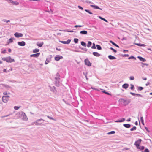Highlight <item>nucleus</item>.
I'll return each instance as SVG.
<instances>
[{"label": "nucleus", "mask_w": 152, "mask_h": 152, "mask_svg": "<svg viewBox=\"0 0 152 152\" xmlns=\"http://www.w3.org/2000/svg\"><path fill=\"white\" fill-rule=\"evenodd\" d=\"M140 121H141L142 123V124L143 125H144V120H143V118L142 117H140Z\"/></svg>", "instance_id": "e433bc0d"}, {"label": "nucleus", "mask_w": 152, "mask_h": 152, "mask_svg": "<svg viewBox=\"0 0 152 152\" xmlns=\"http://www.w3.org/2000/svg\"><path fill=\"white\" fill-rule=\"evenodd\" d=\"M125 118H122L121 120H118L115 121V122H121L125 121Z\"/></svg>", "instance_id": "6ab92c4d"}, {"label": "nucleus", "mask_w": 152, "mask_h": 152, "mask_svg": "<svg viewBox=\"0 0 152 152\" xmlns=\"http://www.w3.org/2000/svg\"><path fill=\"white\" fill-rule=\"evenodd\" d=\"M110 49L112 50H113L114 52L116 53L117 52V50L114 49H113V48L111 47L110 48Z\"/></svg>", "instance_id": "c03bdc74"}, {"label": "nucleus", "mask_w": 152, "mask_h": 152, "mask_svg": "<svg viewBox=\"0 0 152 152\" xmlns=\"http://www.w3.org/2000/svg\"><path fill=\"white\" fill-rule=\"evenodd\" d=\"M143 89V87L141 86L137 88V90L138 91H141Z\"/></svg>", "instance_id": "58836bf2"}, {"label": "nucleus", "mask_w": 152, "mask_h": 152, "mask_svg": "<svg viewBox=\"0 0 152 152\" xmlns=\"http://www.w3.org/2000/svg\"><path fill=\"white\" fill-rule=\"evenodd\" d=\"M141 66L142 68L144 67V66H145V65H146L147 66L148 65V64L143 63L142 62H141Z\"/></svg>", "instance_id": "b1692460"}, {"label": "nucleus", "mask_w": 152, "mask_h": 152, "mask_svg": "<svg viewBox=\"0 0 152 152\" xmlns=\"http://www.w3.org/2000/svg\"><path fill=\"white\" fill-rule=\"evenodd\" d=\"M130 94H131L132 95H133V96H135L136 95V94H135V93H132V92H130Z\"/></svg>", "instance_id": "5fc2aeb1"}, {"label": "nucleus", "mask_w": 152, "mask_h": 152, "mask_svg": "<svg viewBox=\"0 0 152 152\" xmlns=\"http://www.w3.org/2000/svg\"><path fill=\"white\" fill-rule=\"evenodd\" d=\"M108 58L110 60H114L116 59V57L111 55H109Z\"/></svg>", "instance_id": "f3484780"}, {"label": "nucleus", "mask_w": 152, "mask_h": 152, "mask_svg": "<svg viewBox=\"0 0 152 152\" xmlns=\"http://www.w3.org/2000/svg\"><path fill=\"white\" fill-rule=\"evenodd\" d=\"M82 27V26H81V25H75V27Z\"/></svg>", "instance_id": "bf43d9fd"}, {"label": "nucleus", "mask_w": 152, "mask_h": 152, "mask_svg": "<svg viewBox=\"0 0 152 152\" xmlns=\"http://www.w3.org/2000/svg\"><path fill=\"white\" fill-rule=\"evenodd\" d=\"M115 133V131H111L110 132H108L107 133V134L108 135H110L111 134H113Z\"/></svg>", "instance_id": "c85d7f7f"}, {"label": "nucleus", "mask_w": 152, "mask_h": 152, "mask_svg": "<svg viewBox=\"0 0 152 152\" xmlns=\"http://www.w3.org/2000/svg\"><path fill=\"white\" fill-rule=\"evenodd\" d=\"M6 50L4 49V50H3V51L1 52V53H2L4 54V53H5L6 52Z\"/></svg>", "instance_id": "e2e57ef3"}, {"label": "nucleus", "mask_w": 152, "mask_h": 152, "mask_svg": "<svg viewBox=\"0 0 152 152\" xmlns=\"http://www.w3.org/2000/svg\"><path fill=\"white\" fill-rule=\"evenodd\" d=\"M55 84L56 86H59L60 83L59 80H60V76L58 72H57L56 74V76L55 77Z\"/></svg>", "instance_id": "f257e3e1"}, {"label": "nucleus", "mask_w": 152, "mask_h": 152, "mask_svg": "<svg viewBox=\"0 0 152 152\" xmlns=\"http://www.w3.org/2000/svg\"><path fill=\"white\" fill-rule=\"evenodd\" d=\"M39 50L38 49H35L33 50V52L34 53H37L39 52Z\"/></svg>", "instance_id": "7c9ffc66"}, {"label": "nucleus", "mask_w": 152, "mask_h": 152, "mask_svg": "<svg viewBox=\"0 0 152 152\" xmlns=\"http://www.w3.org/2000/svg\"><path fill=\"white\" fill-rule=\"evenodd\" d=\"M81 44L83 46L86 47V43L83 41H82L81 42Z\"/></svg>", "instance_id": "393cba45"}, {"label": "nucleus", "mask_w": 152, "mask_h": 152, "mask_svg": "<svg viewBox=\"0 0 152 152\" xmlns=\"http://www.w3.org/2000/svg\"><path fill=\"white\" fill-rule=\"evenodd\" d=\"M134 44L138 46H140V43H134Z\"/></svg>", "instance_id": "69168bd1"}, {"label": "nucleus", "mask_w": 152, "mask_h": 152, "mask_svg": "<svg viewBox=\"0 0 152 152\" xmlns=\"http://www.w3.org/2000/svg\"><path fill=\"white\" fill-rule=\"evenodd\" d=\"M14 35L16 37L19 38L20 37H22L23 36V34L21 33L16 32L15 33Z\"/></svg>", "instance_id": "9b49d317"}, {"label": "nucleus", "mask_w": 152, "mask_h": 152, "mask_svg": "<svg viewBox=\"0 0 152 152\" xmlns=\"http://www.w3.org/2000/svg\"><path fill=\"white\" fill-rule=\"evenodd\" d=\"M128 52V50H123V52L125 53V52Z\"/></svg>", "instance_id": "774afa93"}, {"label": "nucleus", "mask_w": 152, "mask_h": 152, "mask_svg": "<svg viewBox=\"0 0 152 152\" xmlns=\"http://www.w3.org/2000/svg\"><path fill=\"white\" fill-rule=\"evenodd\" d=\"M40 53H35V54H31L30 55V56L31 57H36V58H37L40 55Z\"/></svg>", "instance_id": "f8f14e48"}, {"label": "nucleus", "mask_w": 152, "mask_h": 152, "mask_svg": "<svg viewBox=\"0 0 152 152\" xmlns=\"http://www.w3.org/2000/svg\"><path fill=\"white\" fill-rule=\"evenodd\" d=\"M56 49L57 50H58V51H61V49H60V48H57L56 47Z\"/></svg>", "instance_id": "338daca9"}, {"label": "nucleus", "mask_w": 152, "mask_h": 152, "mask_svg": "<svg viewBox=\"0 0 152 152\" xmlns=\"http://www.w3.org/2000/svg\"><path fill=\"white\" fill-rule=\"evenodd\" d=\"M44 121V120L42 118L38 119L35 121L34 123L36 126H45V125L42 124Z\"/></svg>", "instance_id": "f03ea898"}, {"label": "nucleus", "mask_w": 152, "mask_h": 152, "mask_svg": "<svg viewBox=\"0 0 152 152\" xmlns=\"http://www.w3.org/2000/svg\"><path fill=\"white\" fill-rule=\"evenodd\" d=\"M128 59H133L135 60V59H136V58L134 56H131Z\"/></svg>", "instance_id": "473e14b6"}, {"label": "nucleus", "mask_w": 152, "mask_h": 152, "mask_svg": "<svg viewBox=\"0 0 152 152\" xmlns=\"http://www.w3.org/2000/svg\"><path fill=\"white\" fill-rule=\"evenodd\" d=\"M137 96H140V97H142V95L139 94H136V95Z\"/></svg>", "instance_id": "864d4df0"}, {"label": "nucleus", "mask_w": 152, "mask_h": 152, "mask_svg": "<svg viewBox=\"0 0 152 152\" xmlns=\"http://www.w3.org/2000/svg\"><path fill=\"white\" fill-rule=\"evenodd\" d=\"M63 58V56L59 55H57L55 57V60L57 61H58L60 59H62Z\"/></svg>", "instance_id": "1a4fd4ad"}, {"label": "nucleus", "mask_w": 152, "mask_h": 152, "mask_svg": "<svg viewBox=\"0 0 152 152\" xmlns=\"http://www.w3.org/2000/svg\"><path fill=\"white\" fill-rule=\"evenodd\" d=\"M18 44L20 46H23L25 45L26 43L24 41H22L21 42H18Z\"/></svg>", "instance_id": "4468645a"}, {"label": "nucleus", "mask_w": 152, "mask_h": 152, "mask_svg": "<svg viewBox=\"0 0 152 152\" xmlns=\"http://www.w3.org/2000/svg\"><path fill=\"white\" fill-rule=\"evenodd\" d=\"M14 39L13 38H11L9 40V43H11L13 42V40H14Z\"/></svg>", "instance_id": "ea45409f"}, {"label": "nucleus", "mask_w": 152, "mask_h": 152, "mask_svg": "<svg viewBox=\"0 0 152 152\" xmlns=\"http://www.w3.org/2000/svg\"><path fill=\"white\" fill-rule=\"evenodd\" d=\"M91 88L92 89L94 90L97 91H99V89L93 87H91Z\"/></svg>", "instance_id": "de8ad7c7"}, {"label": "nucleus", "mask_w": 152, "mask_h": 152, "mask_svg": "<svg viewBox=\"0 0 152 152\" xmlns=\"http://www.w3.org/2000/svg\"><path fill=\"white\" fill-rule=\"evenodd\" d=\"M85 11L86 12H87V13H88L89 14H92V12H90V11L89 10H85Z\"/></svg>", "instance_id": "c9c22d12"}, {"label": "nucleus", "mask_w": 152, "mask_h": 152, "mask_svg": "<svg viewBox=\"0 0 152 152\" xmlns=\"http://www.w3.org/2000/svg\"><path fill=\"white\" fill-rule=\"evenodd\" d=\"M93 54L94 56L96 57H99L100 56V54H99L98 52H93Z\"/></svg>", "instance_id": "412c9836"}, {"label": "nucleus", "mask_w": 152, "mask_h": 152, "mask_svg": "<svg viewBox=\"0 0 152 152\" xmlns=\"http://www.w3.org/2000/svg\"><path fill=\"white\" fill-rule=\"evenodd\" d=\"M19 114L21 115V117L23 120L25 121H27L28 120V118L26 116L25 113L23 111L20 112Z\"/></svg>", "instance_id": "20e7f679"}, {"label": "nucleus", "mask_w": 152, "mask_h": 152, "mask_svg": "<svg viewBox=\"0 0 152 152\" xmlns=\"http://www.w3.org/2000/svg\"><path fill=\"white\" fill-rule=\"evenodd\" d=\"M130 86H131V87L130 88V89L132 90H133L134 88V86L132 84H130Z\"/></svg>", "instance_id": "37998d69"}, {"label": "nucleus", "mask_w": 152, "mask_h": 152, "mask_svg": "<svg viewBox=\"0 0 152 152\" xmlns=\"http://www.w3.org/2000/svg\"><path fill=\"white\" fill-rule=\"evenodd\" d=\"M71 40L70 39L67 40L66 41H60L61 43L64 44H68L70 43Z\"/></svg>", "instance_id": "9d476101"}, {"label": "nucleus", "mask_w": 152, "mask_h": 152, "mask_svg": "<svg viewBox=\"0 0 152 152\" xmlns=\"http://www.w3.org/2000/svg\"><path fill=\"white\" fill-rule=\"evenodd\" d=\"M4 95V96H8V94H7V93L6 92H4L3 93Z\"/></svg>", "instance_id": "4d7b16f0"}, {"label": "nucleus", "mask_w": 152, "mask_h": 152, "mask_svg": "<svg viewBox=\"0 0 152 152\" xmlns=\"http://www.w3.org/2000/svg\"><path fill=\"white\" fill-rule=\"evenodd\" d=\"M144 152H149V150H148V148H146L144 151Z\"/></svg>", "instance_id": "6e6d98bb"}, {"label": "nucleus", "mask_w": 152, "mask_h": 152, "mask_svg": "<svg viewBox=\"0 0 152 152\" xmlns=\"http://www.w3.org/2000/svg\"><path fill=\"white\" fill-rule=\"evenodd\" d=\"M91 48L93 49H96V45L94 43H93V45L91 47Z\"/></svg>", "instance_id": "4c0bfd02"}, {"label": "nucleus", "mask_w": 152, "mask_h": 152, "mask_svg": "<svg viewBox=\"0 0 152 152\" xmlns=\"http://www.w3.org/2000/svg\"><path fill=\"white\" fill-rule=\"evenodd\" d=\"M92 43L91 41H88L87 45V46L88 48L90 47Z\"/></svg>", "instance_id": "a878e982"}, {"label": "nucleus", "mask_w": 152, "mask_h": 152, "mask_svg": "<svg viewBox=\"0 0 152 152\" xmlns=\"http://www.w3.org/2000/svg\"><path fill=\"white\" fill-rule=\"evenodd\" d=\"M129 86V84L127 83H125L123 84L122 85V87L123 88H124L125 89H126L128 88Z\"/></svg>", "instance_id": "dca6fc26"}, {"label": "nucleus", "mask_w": 152, "mask_h": 152, "mask_svg": "<svg viewBox=\"0 0 152 152\" xmlns=\"http://www.w3.org/2000/svg\"><path fill=\"white\" fill-rule=\"evenodd\" d=\"M145 129L146 130V131L148 132H150V131H149L148 130V128L147 127H145Z\"/></svg>", "instance_id": "0e129e2a"}, {"label": "nucleus", "mask_w": 152, "mask_h": 152, "mask_svg": "<svg viewBox=\"0 0 152 152\" xmlns=\"http://www.w3.org/2000/svg\"><path fill=\"white\" fill-rule=\"evenodd\" d=\"M97 49L98 50H101L102 49V48L101 47V46L99 45H96Z\"/></svg>", "instance_id": "cd10ccee"}, {"label": "nucleus", "mask_w": 152, "mask_h": 152, "mask_svg": "<svg viewBox=\"0 0 152 152\" xmlns=\"http://www.w3.org/2000/svg\"><path fill=\"white\" fill-rule=\"evenodd\" d=\"M145 148V147L144 146H140L138 147V148H137L138 149H139L140 150H142Z\"/></svg>", "instance_id": "bb28decb"}, {"label": "nucleus", "mask_w": 152, "mask_h": 152, "mask_svg": "<svg viewBox=\"0 0 152 152\" xmlns=\"http://www.w3.org/2000/svg\"><path fill=\"white\" fill-rule=\"evenodd\" d=\"M137 128L136 126H134L130 129V130L131 131L135 130Z\"/></svg>", "instance_id": "f704fd0d"}, {"label": "nucleus", "mask_w": 152, "mask_h": 152, "mask_svg": "<svg viewBox=\"0 0 152 152\" xmlns=\"http://www.w3.org/2000/svg\"><path fill=\"white\" fill-rule=\"evenodd\" d=\"M110 42L112 43L114 46L116 44L112 40H110Z\"/></svg>", "instance_id": "09e8293b"}, {"label": "nucleus", "mask_w": 152, "mask_h": 152, "mask_svg": "<svg viewBox=\"0 0 152 152\" xmlns=\"http://www.w3.org/2000/svg\"><path fill=\"white\" fill-rule=\"evenodd\" d=\"M137 58L141 61L145 62L146 61V60L145 58H143L141 56H137Z\"/></svg>", "instance_id": "2eb2a0df"}, {"label": "nucleus", "mask_w": 152, "mask_h": 152, "mask_svg": "<svg viewBox=\"0 0 152 152\" xmlns=\"http://www.w3.org/2000/svg\"><path fill=\"white\" fill-rule=\"evenodd\" d=\"M120 56L122 57H128L129 56V55L128 54H121L120 55Z\"/></svg>", "instance_id": "2f4dec72"}, {"label": "nucleus", "mask_w": 152, "mask_h": 152, "mask_svg": "<svg viewBox=\"0 0 152 152\" xmlns=\"http://www.w3.org/2000/svg\"><path fill=\"white\" fill-rule=\"evenodd\" d=\"M15 60L13 59H12L10 56L7 57V60L6 62L9 63H12L15 62Z\"/></svg>", "instance_id": "6e6552de"}, {"label": "nucleus", "mask_w": 152, "mask_h": 152, "mask_svg": "<svg viewBox=\"0 0 152 152\" xmlns=\"http://www.w3.org/2000/svg\"><path fill=\"white\" fill-rule=\"evenodd\" d=\"M63 31L64 32H73V30H70L69 29H66L65 30H63Z\"/></svg>", "instance_id": "c756f323"}, {"label": "nucleus", "mask_w": 152, "mask_h": 152, "mask_svg": "<svg viewBox=\"0 0 152 152\" xmlns=\"http://www.w3.org/2000/svg\"><path fill=\"white\" fill-rule=\"evenodd\" d=\"M10 96H4L2 97V100L4 103L7 102L9 99Z\"/></svg>", "instance_id": "423d86ee"}, {"label": "nucleus", "mask_w": 152, "mask_h": 152, "mask_svg": "<svg viewBox=\"0 0 152 152\" xmlns=\"http://www.w3.org/2000/svg\"><path fill=\"white\" fill-rule=\"evenodd\" d=\"M87 31L86 30H82L80 32V34H87Z\"/></svg>", "instance_id": "aec40b11"}, {"label": "nucleus", "mask_w": 152, "mask_h": 152, "mask_svg": "<svg viewBox=\"0 0 152 152\" xmlns=\"http://www.w3.org/2000/svg\"><path fill=\"white\" fill-rule=\"evenodd\" d=\"M129 79L131 80H133L134 79V77L133 76H130L129 77Z\"/></svg>", "instance_id": "8fccbe9b"}, {"label": "nucleus", "mask_w": 152, "mask_h": 152, "mask_svg": "<svg viewBox=\"0 0 152 152\" xmlns=\"http://www.w3.org/2000/svg\"><path fill=\"white\" fill-rule=\"evenodd\" d=\"M49 61L46 59L45 62V64H48V63H49Z\"/></svg>", "instance_id": "052dcab7"}, {"label": "nucleus", "mask_w": 152, "mask_h": 152, "mask_svg": "<svg viewBox=\"0 0 152 152\" xmlns=\"http://www.w3.org/2000/svg\"><path fill=\"white\" fill-rule=\"evenodd\" d=\"M90 6L93 8L94 9H99L101 10H102L101 8H99L98 6L95 5H90Z\"/></svg>", "instance_id": "ddd939ff"}, {"label": "nucleus", "mask_w": 152, "mask_h": 152, "mask_svg": "<svg viewBox=\"0 0 152 152\" xmlns=\"http://www.w3.org/2000/svg\"><path fill=\"white\" fill-rule=\"evenodd\" d=\"M102 92L107 95H111V94L110 93H108V92H106V91H104Z\"/></svg>", "instance_id": "a18cd8bd"}, {"label": "nucleus", "mask_w": 152, "mask_h": 152, "mask_svg": "<svg viewBox=\"0 0 152 152\" xmlns=\"http://www.w3.org/2000/svg\"><path fill=\"white\" fill-rule=\"evenodd\" d=\"M142 140L140 139H139L138 140L136 141L134 143V145L136 146L137 148L140 146Z\"/></svg>", "instance_id": "39448f33"}, {"label": "nucleus", "mask_w": 152, "mask_h": 152, "mask_svg": "<svg viewBox=\"0 0 152 152\" xmlns=\"http://www.w3.org/2000/svg\"><path fill=\"white\" fill-rule=\"evenodd\" d=\"M20 107H20H18V106H15V107H14V109L15 110H18V109Z\"/></svg>", "instance_id": "a19ab883"}, {"label": "nucleus", "mask_w": 152, "mask_h": 152, "mask_svg": "<svg viewBox=\"0 0 152 152\" xmlns=\"http://www.w3.org/2000/svg\"><path fill=\"white\" fill-rule=\"evenodd\" d=\"M123 126L127 128H130L131 126V125L129 124H123Z\"/></svg>", "instance_id": "a211bd4d"}, {"label": "nucleus", "mask_w": 152, "mask_h": 152, "mask_svg": "<svg viewBox=\"0 0 152 152\" xmlns=\"http://www.w3.org/2000/svg\"><path fill=\"white\" fill-rule=\"evenodd\" d=\"M78 7L79 9L80 10H83V8L81 6H78Z\"/></svg>", "instance_id": "680f3d73"}, {"label": "nucleus", "mask_w": 152, "mask_h": 152, "mask_svg": "<svg viewBox=\"0 0 152 152\" xmlns=\"http://www.w3.org/2000/svg\"><path fill=\"white\" fill-rule=\"evenodd\" d=\"M4 22H5L6 23H8L10 22V20H7L6 19H4L3 20Z\"/></svg>", "instance_id": "13d9d810"}, {"label": "nucleus", "mask_w": 152, "mask_h": 152, "mask_svg": "<svg viewBox=\"0 0 152 152\" xmlns=\"http://www.w3.org/2000/svg\"><path fill=\"white\" fill-rule=\"evenodd\" d=\"M44 43L43 42H42L40 43L38 42L37 44V45L39 47H42Z\"/></svg>", "instance_id": "4be33fe9"}, {"label": "nucleus", "mask_w": 152, "mask_h": 152, "mask_svg": "<svg viewBox=\"0 0 152 152\" xmlns=\"http://www.w3.org/2000/svg\"><path fill=\"white\" fill-rule=\"evenodd\" d=\"M2 59L3 61H6V60H7V57L2 58Z\"/></svg>", "instance_id": "603ef678"}, {"label": "nucleus", "mask_w": 152, "mask_h": 152, "mask_svg": "<svg viewBox=\"0 0 152 152\" xmlns=\"http://www.w3.org/2000/svg\"><path fill=\"white\" fill-rule=\"evenodd\" d=\"M84 62L85 64L88 66H91V63L87 58L85 59L84 60Z\"/></svg>", "instance_id": "0eeeda50"}, {"label": "nucleus", "mask_w": 152, "mask_h": 152, "mask_svg": "<svg viewBox=\"0 0 152 152\" xmlns=\"http://www.w3.org/2000/svg\"><path fill=\"white\" fill-rule=\"evenodd\" d=\"M47 117L49 118V119H50V120H55V119L53 118V117H50V116L48 115L47 116Z\"/></svg>", "instance_id": "79ce46f5"}, {"label": "nucleus", "mask_w": 152, "mask_h": 152, "mask_svg": "<svg viewBox=\"0 0 152 152\" xmlns=\"http://www.w3.org/2000/svg\"><path fill=\"white\" fill-rule=\"evenodd\" d=\"M13 4L17 5L19 4V3L17 1H14Z\"/></svg>", "instance_id": "49530a36"}, {"label": "nucleus", "mask_w": 152, "mask_h": 152, "mask_svg": "<svg viewBox=\"0 0 152 152\" xmlns=\"http://www.w3.org/2000/svg\"><path fill=\"white\" fill-rule=\"evenodd\" d=\"M81 49L82 50H83L84 51H87V49H86V48H81Z\"/></svg>", "instance_id": "3c124183"}, {"label": "nucleus", "mask_w": 152, "mask_h": 152, "mask_svg": "<svg viewBox=\"0 0 152 152\" xmlns=\"http://www.w3.org/2000/svg\"><path fill=\"white\" fill-rule=\"evenodd\" d=\"M98 17L99 18L101 19V20H103L104 21L106 22H108V21H107V20L106 19H105V18L102 17L100 16H98Z\"/></svg>", "instance_id": "5701e85b"}, {"label": "nucleus", "mask_w": 152, "mask_h": 152, "mask_svg": "<svg viewBox=\"0 0 152 152\" xmlns=\"http://www.w3.org/2000/svg\"><path fill=\"white\" fill-rule=\"evenodd\" d=\"M78 41H79V40L77 38H75L74 39V42L75 43H78Z\"/></svg>", "instance_id": "72a5a7b5"}, {"label": "nucleus", "mask_w": 152, "mask_h": 152, "mask_svg": "<svg viewBox=\"0 0 152 152\" xmlns=\"http://www.w3.org/2000/svg\"><path fill=\"white\" fill-rule=\"evenodd\" d=\"M119 101L122 102L123 103L124 105L126 106L129 103L131 102V100L129 99H125L123 98H121L119 99Z\"/></svg>", "instance_id": "7ed1b4c3"}]
</instances>
